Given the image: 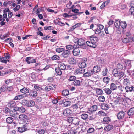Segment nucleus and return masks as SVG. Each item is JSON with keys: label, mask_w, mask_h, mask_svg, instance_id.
<instances>
[{"label": "nucleus", "mask_w": 134, "mask_h": 134, "mask_svg": "<svg viewBox=\"0 0 134 134\" xmlns=\"http://www.w3.org/2000/svg\"><path fill=\"white\" fill-rule=\"evenodd\" d=\"M120 22L118 20H116L115 23V25L116 27L118 28L120 27Z\"/></svg>", "instance_id": "43"}, {"label": "nucleus", "mask_w": 134, "mask_h": 134, "mask_svg": "<svg viewBox=\"0 0 134 134\" xmlns=\"http://www.w3.org/2000/svg\"><path fill=\"white\" fill-rule=\"evenodd\" d=\"M68 62L71 64H76V59L72 57L68 59Z\"/></svg>", "instance_id": "16"}, {"label": "nucleus", "mask_w": 134, "mask_h": 134, "mask_svg": "<svg viewBox=\"0 0 134 134\" xmlns=\"http://www.w3.org/2000/svg\"><path fill=\"white\" fill-rule=\"evenodd\" d=\"M125 75V72L122 71H120L119 72L116 77L119 79H120L123 77Z\"/></svg>", "instance_id": "18"}, {"label": "nucleus", "mask_w": 134, "mask_h": 134, "mask_svg": "<svg viewBox=\"0 0 134 134\" xmlns=\"http://www.w3.org/2000/svg\"><path fill=\"white\" fill-rule=\"evenodd\" d=\"M122 98L119 96L116 97L114 100V102L115 105H120L122 103Z\"/></svg>", "instance_id": "1"}, {"label": "nucleus", "mask_w": 134, "mask_h": 134, "mask_svg": "<svg viewBox=\"0 0 134 134\" xmlns=\"http://www.w3.org/2000/svg\"><path fill=\"white\" fill-rule=\"evenodd\" d=\"M53 27L51 26H45L44 27V30H52Z\"/></svg>", "instance_id": "60"}, {"label": "nucleus", "mask_w": 134, "mask_h": 134, "mask_svg": "<svg viewBox=\"0 0 134 134\" xmlns=\"http://www.w3.org/2000/svg\"><path fill=\"white\" fill-rule=\"evenodd\" d=\"M55 71L57 74L59 75H60L62 74V72L60 68H55Z\"/></svg>", "instance_id": "40"}, {"label": "nucleus", "mask_w": 134, "mask_h": 134, "mask_svg": "<svg viewBox=\"0 0 134 134\" xmlns=\"http://www.w3.org/2000/svg\"><path fill=\"white\" fill-rule=\"evenodd\" d=\"M74 85L76 86H79L80 83V81L78 80H75L73 82Z\"/></svg>", "instance_id": "37"}, {"label": "nucleus", "mask_w": 134, "mask_h": 134, "mask_svg": "<svg viewBox=\"0 0 134 134\" xmlns=\"http://www.w3.org/2000/svg\"><path fill=\"white\" fill-rule=\"evenodd\" d=\"M95 90L96 93L97 94L101 95L103 93V91L101 89L97 88L95 89Z\"/></svg>", "instance_id": "36"}, {"label": "nucleus", "mask_w": 134, "mask_h": 134, "mask_svg": "<svg viewBox=\"0 0 134 134\" xmlns=\"http://www.w3.org/2000/svg\"><path fill=\"white\" fill-rule=\"evenodd\" d=\"M66 49L68 51H70V50L73 49L74 48V45H66Z\"/></svg>", "instance_id": "42"}, {"label": "nucleus", "mask_w": 134, "mask_h": 134, "mask_svg": "<svg viewBox=\"0 0 134 134\" xmlns=\"http://www.w3.org/2000/svg\"><path fill=\"white\" fill-rule=\"evenodd\" d=\"M131 61L130 60H127L125 61V63L126 64V67L127 69H129L131 67Z\"/></svg>", "instance_id": "21"}, {"label": "nucleus", "mask_w": 134, "mask_h": 134, "mask_svg": "<svg viewBox=\"0 0 134 134\" xmlns=\"http://www.w3.org/2000/svg\"><path fill=\"white\" fill-rule=\"evenodd\" d=\"M72 123L75 125H78L79 122V118L76 117H73Z\"/></svg>", "instance_id": "22"}, {"label": "nucleus", "mask_w": 134, "mask_h": 134, "mask_svg": "<svg viewBox=\"0 0 134 134\" xmlns=\"http://www.w3.org/2000/svg\"><path fill=\"white\" fill-rule=\"evenodd\" d=\"M125 89L126 92H131L132 91H134V87L133 86L130 87L128 86H127L125 87Z\"/></svg>", "instance_id": "20"}, {"label": "nucleus", "mask_w": 134, "mask_h": 134, "mask_svg": "<svg viewBox=\"0 0 134 134\" xmlns=\"http://www.w3.org/2000/svg\"><path fill=\"white\" fill-rule=\"evenodd\" d=\"M103 120L105 122L107 123L110 121L111 119L109 117H105L103 118Z\"/></svg>", "instance_id": "45"}, {"label": "nucleus", "mask_w": 134, "mask_h": 134, "mask_svg": "<svg viewBox=\"0 0 134 134\" xmlns=\"http://www.w3.org/2000/svg\"><path fill=\"white\" fill-rule=\"evenodd\" d=\"M123 80V84L124 85H127L130 84V80L129 78H125L122 79Z\"/></svg>", "instance_id": "17"}, {"label": "nucleus", "mask_w": 134, "mask_h": 134, "mask_svg": "<svg viewBox=\"0 0 134 134\" xmlns=\"http://www.w3.org/2000/svg\"><path fill=\"white\" fill-rule=\"evenodd\" d=\"M129 12L131 15L134 14V7H131L129 9Z\"/></svg>", "instance_id": "59"}, {"label": "nucleus", "mask_w": 134, "mask_h": 134, "mask_svg": "<svg viewBox=\"0 0 134 134\" xmlns=\"http://www.w3.org/2000/svg\"><path fill=\"white\" fill-rule=\"evenodd\" d=\"M125 113L123 111L119 112L117 114V116L119 120L123 119L124 118Z\"/></svg>", "instance_id": "5"}, {"label": "nucleus", "mask_w": 134, "mask_h": 134, "mask_svg": "<svg viewBox=\"0 0 134 134\" xmlns=\"http://www.w3.org/2000/svg\"><path fill=\"white\" fill-rule=\"evenodd\" d=\"M25 111V108L23 107H20L19 111L23 113Z\"/></svg>", "instance_id": "63"}, {"label": "nucleus", "mask_w": 134, "mask_h": 134, "mask_svg": "<svg viewBox=\"0 0 134 134\" xmlns=\"http://www.w3.org/2000/svg\"><path fill=\"white\" fill-rule=\"evenodd\" d=\"M117 87L116 85L114 83H112L110 85V89L112 91H114L116 90Z\"/></svg>", "instance_id": "28"}, {"label": "nucleus", "mask_w": 134, "mask_h": 134, "mask_svg": "<svg viewBox=\"0 0 134 134\" xmlns=\"http://www.w3.org/2000/svg\"><path fill=\"white\" fill-rule=\"evenodd\" d=\"M63 51V52L62 54V55L64 58H67L69 55L70 53V51H68V50H64Z\"/></svg>", "instance_id": "11"}, {"label": "nucleus", "mask_w": 134, "mask_h": 134, "mask_svg": "<svg viewBox=\"0 0 134 134\" xmlns=\"http://www.w3.org/2000/svg\"><path fill=\"white\" fill-rule=\"evenodd\" d=\"M64 106L67 107L70 106L71 104V102L69 101H66L63 103Z\"/></svg>", "instance_id": "49"}, {"label": "nucleus", "mask_w": 134, "mask_h": 134, "mask_svg": "<svg viewBox=\"0 0 134 134\" xmlns=\"http://www.w3.org/2000/svg\"><path fill=\"white\" fill-rule=\"evenodd\" d=\"M51 59L53 60H58L60 59V57L57 55H54L51 57Z\"/></svg>", "instance_id": "39"}, {"label": "nucleus", "mask_w": 134, "mask_h": 134, "mask_svg": "<svg viewBox=\"0 0 134 134\" xmlns=\"http://www.w3.org/2000/svg\"><path fill=\"white\" fill-rule=\"evenodd\" d=\"M88 117V115L86 114H83L81 115V118L83 120H86L87 119Z\"/></svg>", "instance_id": "52"}, {"label": "nucleus", "mask_w": 134, "mask_h": 134, "mask_svg": "<svg viewBox=\"0 0 134 134\" xmlns=\"http://www.w3.org/2000/svg\"><path fill=\"white\" fill-rule=\"evenodd\" d=\"M76 79V77L74 76H71L69 77L68 80L72 81H74Z\"/></svg>", "instance_id": "51"}, {"label": "nucleus", "mask_w": 134, "mask_h": 134, "mask_svg": "<svg viewBox=\"0 0 134 134\" xmlns=\"http://www.w3.org/2000/svg\"><path fill=\"white\" fill-rule=\"evenodd\" d=\"M91 38H92V36H90V41H87L86 42V43L87 45L90 47H92V42L91 41L92 40Z\"/></svg>", "instance_id": "30"}, {"label": "nucleus", "mask_w": 134, "mask_h": 134, "mask_svg": "<svg viewBox=\"0 0 134 134\" xmlns=\"http://www.w3.org/2000/svg\"><path fill=\"white\" fill-rule=\"evenodd\" d=\"M110 80V79L107 77H104L103 79V81L106 84L108 83Z\"/></svg>", "instance_id": "48"}, {"label": "nucleus", "mask_w": 134, "mask_h": 134, "mask_svg": "<svg viewBox=\"0 0 134 134\" xmlns=\"http://www.w3.org/2000/svg\"><path fill=\"white\" fill-rule=\"evenodd\" d=\"M34 88L37 91H41L42 90V88L41 87L37 85H34Z\"/></svg>", "instance_id": "46"}, {"label": "nucleus", "mask_w": 134, "mask_h": 134, "mask_svg": "<svg viewBox=\"0 0 134 134\" xmlns=\"http://www.w3.org/2000/svg\"><path fill=\"white\" fill-rule=\"evenodd\" d=\"M57 24L61 26H64L65 25V24L64 23L61 22L60 21H58L57 22Z\"/></svg>", "instance_id": "64"}, {"label": "nucleus", "mask_w": 134, "mask_h": 134, "mask_svg": "<svg viewBox=\"0 0 134 134\" xmlns=\"http://www.w3.org/2000/svg\"><path fill=\"white\" fill-rule=\"evenodd\" d=\"M53 87L51 86L48 85L45 87L44 88V90L47 92L50 91L51 90H53Z\"/></svg>", "instance_id": "32"}, {"label": "nucleus", "mask_w": 134, "mask_h": 134, "mask_svg": "<svg viewBox=\"0 0 134 134\" xmlns=\"http://www.w3.org/2000/svg\"><path fill=\"white\" fill-rule=\"evenodd\" d=\"M113 127L112 125H108L107 126L105 127L104 128V130L106 131H108L112 130Z\"/></svg>", "instance_id": "24"}, {"label": "nucleus", "mask_w": 134, "mask_h": 134, "mask_svg": "<svg viewBox=\"0 0 134 134\" xmlns=\"http://www.w3.org/2000/svg\"><path fill=\"white\" fill-rule=\"evenodd\" d=\"M72 53L74 56H78L79 54L80 53L79 49L77 48H75L73 50Z\"/></svg>", "instance_id": "12"}, {"label": "nucleus", "mask_w": 134, "mask_h": 134, "mask_svg": "<svg viewBox=\"0 0 134 134\" xmlns=\"http://www.w3.org/2000/svg\"><path fill=\"white\" fill-rule=\"evenodd\" d=\"M99 101L100 102H103L105 100V98L103 96H100L98 98Z\"/></svg>", "instance_id": "47"}, {"label": "nucleus", "mask_w": 134, "mask_h": 134, "mask_svg": "<svg viewBox=\"0 0 134 134\" xmlns=\"http://www.w3.org/2000/svg\"><path fill=\"white\" fill-rule=\"evenodd\" d=\"M71 108L74 111L76 110L78 108V104H75L74 105H73L71 106Z\"/></svg>", "instance_id": "50"}, {"label": "nucleus", "mask_w": 134, "mask_h": 134, "mask_svg": "<svg viewBox=\"0 0 134 134\" xmlns=\"http://www.w3.org/2000/svg\"><path fill=\"white\" fill-rule=\"evenodd\" d=\"M27 129L26 126L23 125L21 127H18V130L19 132L22 133L26 131Z\"/></svg>", "instance_id": "6"}, {"label": "nucleus", "mask_w": 134, "mask_h": 134, "mask_svg": "<svg viewBox=\"0 0 134 134\" xmlns=\"http://www.w3.org/2000/svg\"><path fill=\"white\" fill-rule=\"evenodd\" d=\"M91 75V74L88 72H86L83 75V77H89Z\"/></svg>", "instance_id": "62"}, {"label": "nucleus", "mask_w": 134, "mask_h": 134, "mask_svg": "<svg viewBox=\"0 0 134 134\" xmlns=\"http://www.w3.org/2000/svg\"><path fill=\"white\" fill-rule=\"evenodd\" d=\"M73 117H70L69 118L67 119V121L69 123H70L71 122L72 123V120H73Z\"/></svg>", "instance_id": "61"}, {"label": "nucleus", "mask_w": 134, "mask_h": 134, "mask_svg": "<svg viewBox=\"0 0 134 134\" xmlns=\"http://www.w3.org/2000/svg\"><path fill=\"white\" fill-rule=\"evenodd\" d=\"M119 70L117 69H114L112 71L113 74L114 76L116 77V76L117 75L119 72Z\"/></svg>", "instance_id": "31"}, {"label": "nucleus", "mask_w": 134, "mask_h": 134, "mask_svg": "<svg viewBox=\"0 0 134 134\" xmlns=\"http://www.w3.org/2000/svg\"><path fill=\"white\" fill-rule=\"evenodd\" d=\"M37 132L39 134H44L45 133V131L43 129H39L38 130Z\"/></svg>", "instance_id": "56"}, {"label": "nucleus", "mask_w": 134, "mask_h": 134, "mask_svg": "<svg viewBox=\"0 0 134 134\" xmlns=\"http://www.w3.org/2000/svg\"><path fill=\"white\" fill-rule=\"evenodd\" d=\"M85 70L83 68H77L75 70L74 74L75 75L82 74L85 72Z\"/></svg>", "instance_id": "2"}, {"label": "nucleus", "mask_w": 134, "mask_h": 134, "mask_svg": "<svg viewBox=\"0 0 134 134\" xmlns=\"http://www.w3.org/2000/svg\"><path fill=\"white\" fill-rule=\"evenodd\" d=\"M29 95L33 97H36L37 95V92L35 90H32L30 91Z\"/></svg>", "instance_id": "10"}, {"label": "nucleus", "mask_w": 134, "mask_h": 134, "mask_svg": "<svg viewBox=\"0 0 134 134\" xmlns=\"http://www.w3.org/2000/svg\"><path fill=\"white\" fill-rule=\"evenodd\" d=\"M100 68L99 66H96L93 67V70L95 72L97 73L100 71Z\"/></svg>", "instance_id": "25"}, {"label": "nucleus", "mask_w": 134, "mask_h": 134, "mask_svg": "<svg viewBox=\"0 0 134 134\" xmlns=\"http://www.w3.org/2000/svg\"><path fill=\"white\" fill-rule=\"evenodd\" d=\"M76 42H77V44L79 46H83L85 44V42L84 39L80 38L78 39L77 38L75 39Z\"/></svg>", "instance_id": "7"}, {"label": "nucleus", "mask_w": 134, "mask_h": 134, "mask_svg": "<svg viewBox=\"0 0 134 134\" xmlns=\"http://www.w3.org/2000/svg\"><path fill=\"white\" fill-rule=\"evenodd\" d=\"M108 70L107 68H105L102 72V75L104 76H105L107 74Z\"/></svg>", "instance_id": "53"}, {"label": "nucleus", "mask_w": 134, "mask_h": 134, "mask_svg": "<svg viewBox=\"0 0 134 134\" xmlns=\"http://www.w3.org/2000/svg\"><path fill=\"white\" fill-rule=\"evenodd\" d=\"M35 102L33 100L29 101L27 106L28 107H32L34 106L35 105Z\"/></svg>", "instance_id": "33"}, {"label": "nucleus", "mask_w": 134, "mask_h": 134, "mask_svg": "<svg viewBox=\"0 0 134 134\" xmlns=\"http://www.w3.org/2000/svg\"><path fill=\"white\" fill-rule=\"evenodd\" d=\"M64 49L63 48H57L56 50V51L57 52L60 53L64 51Z\"/></svg>", "instance_id": "58"}, {"label": "nucleus", "mask_w": 134, "mask_h": 134, "mask_svg": "<svg viewBox=\"0 0 134 134\" xmlns=\"http://www.w3.org/2000/svg\"><path fill=\"white\" fill-rule=\"evenodd\" d=\"M69 91L68 90L64 89L62 91V93L63 95L66 96L69 94Z\"/></svg>", "instance_id": "38"}, {"label": "nucleus", "mask_w": 134, "mask_h": 134, "mask_svg": "<svg viewBox=\"0 0 134 134\" xmlns=\"http://www.w3.org/2000/svg\"><path fill=\"white\" fill-rule=\"evenodd\" d=\"M101 108L102 110H106L109 109V105L106 103H103L101 105Z\"/></svg>", "instance_id": "13"}, {"label": "nucleus", "mask_w": 134, "mask_h": 134, "mask_svg": "<svg viewBox=\"0 0 134 134\" xmlns=\"http://www.w3.org/2000/svg\"><path fill=\"white\" fill-rule=\"evenodd\" d=\"M127 114L129 116H132L134 115V107L131 108L127 112Z\"/></svg>", "instance_id": "15"}, {"label": "nucleus", "mask_w": 134, "mask_h": 134, "mask_svg": "<svg viewBox=\"0 0 134 134\" xmlns=\"http://www.w3.org/2000/svg\"><path fill=\"white\" fill-rule=\"evenodd\" d=\"M20 6L19 5H17L16 7L14 8L13 10L15 12L18 11L20 8Z\"/></svg>", "instance_id": "57"}, {"label": "nucleus", "mask_w": 134, "mask_h": 134, "mask_svg": "<svg viewBox=\"0 0 134 134\" xmlns=\"http://www.w3.org/2000/svg\"><path fill=\"white\" fill-rule=\"evenodd\" d=\"M104 90L105 93L107 95L111 94L112 92V91L109 88H105Z\"/></svg>", "instance_id": "27"}, {"label": "nucleus", "mask_w": 134, "mask_h": 134, "mask_svg": "<svg viewBox=\"0 0 134 134\" xmlns=\"http://www.w3.org/2000/svg\"><path fill=\"white\" fill-rule=\"evenodd\" d=\"M127 26V24L125 21H121L120 22V26L123 29L126 28Z\"/></svg>", "instance_id": "34"}, {"label": "nucleus", "mask_w": 134, "mask_h": 134, "mask_svg": "<svg viewBox=\"0 0 134 134\" xmlns=\"http://www.w3.org/2000/svg\"><path fill=\"white\" fill-rule=\"evenodd\" d=\"M20 92L24 94L27 93H29V91L28 89L24 87L23 88L20 90Z\"/></svg>", "instance_id": "23"}, {"label": "nucleus", "mask_w": 134, "mask_h": 134, "mask_svg": "<svg viewBox=\"0 0 134 134\" xmlns=\"http://www.w3.org/2000/svg\"><path fill=\"white\" fill-rule=\"evenodd\" d=\"M5 87L6 88V90L10 92L13 91V88L12 86L8 87L7 86H5Z\"/></svg>", "instance_id": "54"}, {"label": "nucleus", "mask_w": 134, "mask_h": 134, "mask_svg": "<svg viewBox=\"0 0 134 134\" xmlns=\"http://www.w3.org/2000/svg\"><path fill=\"white\" fill-rule=\"evenodd\" d=\"M63 115L66 116H68L71 113L72 111L68 108L66 109H65L63 110L62 111Z\"/></svg>", "instance_id": "4"}, {"label": "nucleus", "mask_w": 134, "mask_h": 134, "mask_svg": "<svg viewBox=\"0 0 134 134\" xmlns=\"http://www.w3.org/2000/svg\"><path fill=\"white\" fill-rule=\"evenodd\" d=\"M9 114L10 116L17 118L18 114L17 112L15 110L10 111H9Z\"/></svg>", "instance_id": "9"}, {"label": "nucleus", "mask_w": 134, "mask_h": 134, "mask_svg": "<svg viewBox=\"0 0 134 134\" xmlns=\"http://www.w3.org/2000/svg\"><path fill=\"white\" fill-rule=\"evenodd\" d=\"M13 121V119L11 117H8L7 118L6 121L8 124L12 123Z\"/></svg>", "instance_id": "35"}, {"label": "nucleus", "mask_w": 134, "mask_h": 134, "mask_svg": "<svg viewBox=\"0 0 134 134\" xmlns=\"http://www.w3.org/2000/svg\"><path fill=\"white\" fill-rule=\"evenodd\" d=\"M9 33L8 32L7 33L5 34L2 37H1V36H0V38L1 39H4L8 37H9Z\"/></svg>", "instance_id": "44"}, {"label": "nucleus", "mask_w": 134, "mask_h": 134, "mask_svg": "<svg viewBox=\"0 0 134 134\" xmlns=\"http://www.w3.org/2000/svg\"><path fill=\"white\" fill-rule=\"evenodd\" d=\"M76 126H75L69 130L68 131V134H75L77 133V131H76Z\"/></svg>", "instance_id": "8"}, {"label": "nucleus", "mask_w": 134, "mask_h": 134, "mask_svg": "<svg viewBox=\"0 0 134 134\" xmlns=\"http://www.w3.org/2000/svg\"><path fill=\"white\" fill-rule=\"evenodd\" d=\"M117 67L118 69L123 70H125L126 67H125L122 64L119 63L117 64Z\"/></svg>", "instance_id": "29"}, {"label": "nucleus", "mask_w": 134, "mask_h": 134, "mask_svg": "<svg viewBox=\"0 0 134 134\" xmlns=\"http://www.w3.org/2000/svg\"><path fill=\"white\" fill-rule=\"evenodd\" d=\"M98 114L100 116H105L106 115V114L105 113L103 112L102 111H99L98 112Z\"/></svg>", "instance_id": "55"}, {"label": "nucleus", "mask_w": 134, "mask_h": 134, "mask_svg": "<svg viewBox=\"0 0 134 134\" xmlns=\"http://www.w3.org/2000/svg\"><path fill=\"white\" fill-rule=\"evenodd\" d=\"M58 67L61 70H65L66 69V66L68 68L69 67H70V66L69 65H65L64 63L60 62L58 64Z\"/></svg>", "instance_id": "3"}, {"label": "nucleus", "mask_w": 134, "mask_h": 134, "mask_svg": "<svg viewBox=\"0 0 134 134\" xmlns=\"http://www.w3.org/2000/svg\"><path fill=\"white\" fill-rule=\"evenodd\" d=\"M27 96V95L26 94L25 96H23L22 95H19L16 96L14 99L15 100H19Z\"/></svg>", "instance_id": "14"}, {"label": "nucleus", "mask_w": 134, "mask_h": 134, "mask_svg": "<svg viewBox=\"0 0 134 134\" xmlns=\"http://www.w3.org/2000/svg\"><path fill=\"white\" fill-rule=\"evenodd\" d=\"M16 104V102L14 101H11L8 104V106L10 108L14 107Z\"/></svg>", "instance_id": "26"}, {"label": "nucleus", "mask_w": 134, "mask_h": 134, "mask_svg": "<svg viewBox=\"0 0 134 134\" xmlns=\"http://www.w3.org/2000/svg\"><path fill=\"white\" fill-rule=\"evenodd\" d=\"M19 118L20 120H23L27 119V116L24 114H22L19 116Z\"/></svg>", "instance_id": "41"}, {"label": "nucleus", "mask_w": 134, "mask_h": 134, "mask_svg": "<svg viewBox=\"0 0 134 134\" xmlns=\"http://www.w3.org/2000/svg\"><path fill=\"white\" fill-rule=\"evenodd\" d=\"M86 66V64L85 62H81L78 64V66L80 68L84 69Z\"/></svg>", "instance_id": "19"}]
</instances>
